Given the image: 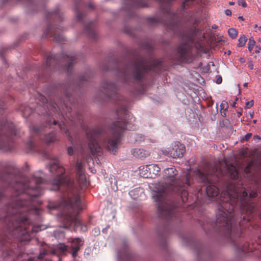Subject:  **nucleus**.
Wrapping results in <instances>:
<instances>
[{"instance_id": "37", "label": "nucleus", "mask_w": 261, "mask_h": 261, "mask_svg": "<svg viewBox=\"0 0 261 261\" xmlns=\"http://www.w3.org/2000/svg\"><path fill=\"white\" fill-rule=\"evenodd\" d=\"M251 136H252V134H251V133L247 134L245 136L244 138H243L242 139V141H247V140H248L251 138Z\"/></svg>"}, {"instance_id": "6", "label": "nucleus", "mask_w": 261, "mask_h": 261, "mask_svg": "<svg viewBox=\"0 0 261 261\" xmlns=\"http://www.w3.org/2000/svg\"><path fill=\"white\" fill-rule=\"evenodd\" d=\"M89 78L87 74L81 75L79 77V81L77 83L70 84L67 85L61 86L62 91L64 95V99L62 101H58L57 103L50 102L47 104V100L44 96H40V100L43 105L45 104V107L47 108V111L45 110V113L48 116L53 115V113L57 115L59 117L64 119L65 120L68 119L74 123H80L82 121V115L76 112L75 116H72V108L68 105L69 103L73 106L76 101L72 94L70 93V90H74V89L80 87V85L84 82L88 80Z\"/></svg>"}, {"instance_id": "53", "label": "nucleus", "mask_w": 261, "mask_h": 261, "mask_svg": "<svg viewBox=\"0 0 261 261\" xmlns=\"http://www.w3.org/2000/svg\"><path fill=\"white\" fill-rule=\"evenodd\" d=\"M247 85H248V83H245L244 84L243 86L244 87H247Z\"/></svg>"}, {"instance_id": "46", "label": "nucleus", "mask_w": 261, "mask_h": 261, "mask_svg": "<svg viewBox=\"0 0 261 261\" xmlns=\"http://www.w3.org/2000/svg\"><path fill=\"white\" fill-rule=\"evenodd\" d=\"M259 217L261 219V213L259 214ZM260 240H261V237L259 236L258 237V242H257L258 244L260 243L261 241H260Z\"/></svg>"}, {"instance_id": "64", "label": "nucleus", "mask_w": 261, "mask_h": 261, "mask_svg": "<svg viewBox=\"0 0 261 261\" xmlns=\"http://www.w3.org/2000/svg\"><path fill=\"white\" fill-rule=\"evenodd\" d=\"M5 1H7V2H8V1H9V0H5Z\"/></svg>"}, {"instance_id": "61", "label": "nucleus", "mask_w": 261, "mask_h": 261, "mask_svg": "<svg viewBox=\"0 0 261 261\" xmlns=\"http://www.w3.org/2000/svg\"><path fill=\"white\" fill-rule=\"evenodd\" d=\"M259 41L261 43V39H259Z\"/></svg>"}, {"instance_id": "56", "label": "nucleus", "mask_w": 261, "mask_h": 261, "mask_svg": "<svg viewBox=\"0 0 261 261\" xmlns=\"http://www.w3.org/2000/svg\"><path fill=\"white\" fill-rule=\"evenodd\" d=\"M239 18H241L242 20H244V19H243V17H239Z\"/></svg>"}, {"instance_id": "34", "label": "nucleus", "mask_w": 261, "mask_h": 261, "mask_svg": "<svg viewBox=\"0 0 261 261\" xmlns=\"http://www.w3.org/2000/svg\"><path fill=\"white\" fill-rule=\"evenodd\" d=\"M238 4L239 6H241L243 7H246L247 6V4L245 0H239Z\"/></svg>"}, {"instance_id": "16", "label": "nucleus", "mask_w": 261, "mask_h": 261, "mask_svg": "<svg viewBox=\"0 0 261 261\" xmlns=\"http://www.w3.org/2000/svg\"><path fill=\"white\" fill-rule=\"evenodd\" d=\"M84 30L88 36L93 39L97 38L95 22L89 21L84 25Z\"/></svg>"}, {"instance_id": "41", "label": "nucleus", "mask_w": 261, "mask_h": 261, "mask_svg": "<svg viewBox=\"0 0 261 261\" xmlns=\"http://www.w3.org/2000/svg\"><path fill=\"white\" fill-rule=\"evenodd\" d=\"M140 191V190L138 189H135L129 192V194L132 196L133 195H134L136 193H137Z\"/></svg>"}, {"instance_id": "42", "label": "nucleus", "mask_w": 261, "mask_h": 261, "mask_svg": "<svg viewBox=\"0 0 261 261\" xmlns=\"http://www.w3.org/2000/svg\"><path fill=\"white\" fill-rule=\"evenodd\" d=\"M222 79L221 76H219L217 79L216 83L218 84H220L222 83Z\"/></svg>"}, {"instance_id": "25", "label": "nucleus", "mask_w": 261, "mask_h": 261, "mask_svg": "<svg viewBox=\"0 0 261 261\" xmlns=\"http://www.w3.org/2000/svg\"><path fill=\"white\" fill-rule=\"evenodd\" d=\"M44 127V126H40L39 127L33 126L31 130L34 135H39L43 131Z\"/></svg>"}, {"instance_id": "22", "label": "nucleus", "mask_w": 261, "mask_h": 261, "mask_svg": "<svg viewBox=\"0 0 261 261\" xmlns=\"http://www.w3.org/2000/svg\"><path fill=\"white\" fill-rule=\"evenodd\" d=\"M20 110L21 111L22 115L24 118H28L32 113L33 109L29 106H21Z\"/></svg>"}, {"instance_id": "36", "label": "nucleus", "mask_w": 261, "mask_h": 261, "mask_svg": "<svg viewBox=\"0 0 261 261\" xmlns=\"http://www.w3.org/2000/svg\"><path fill=\"white\" fill-rule=\"evenodd\" d=\"M75 9L77 10L79 7L81 3V0H73Z\"/></svg>"}, {"instance_id": "7", "label": "nucleus", "mask_w": 261, "mask_h": 261, "mask_svg": "<svg viewBox=\"0 0 261 261\" xmlns=\"http://www.w3.org/2000/svg\"><path fill=\"white\" fill-rule=\"evenodd\" d=\"M162 66V62L153 60L151 62L140 56L134 57L128 63L118 65L116 70L119 76L123 77L125 83L132 81L140 82L145 73L149 70L155 71Z\"/></svg>"}, {"instance_id": "9", "label": "nucleus", "mask_w": 261, "mask_h": 261, "mask_svg": "<svg viewBox=\"0 0 261 261\" xmlns=\"http://www.w3.org/2000/svg\"><path fill=\"white\" fill-rule=\"evenodd\" d=\"M220 162L204 164V166L196 171V175L199 178L200 181L207 185L206 193L210 197H215L219 194L218 188L211 184L210 176L214 175L217 178L223 175V171L220 167Z\"/></svg>"}, {"instance_id": "50", "label": "nucleus", "mask_w": 261, "mask_h": 261, "mask_svg": "<svg viewBox=\"0 0 261 261\" xmlns=\"http://www.w3.org/2000/svg\"><path fill=\"white\" fill-rule=\"evenodd\" d=\"M3 54V50H0V56L1 57V58L2 59L4 58Z\"/></svg>"}, {"instance_id": "8", "label": "nucleus", "mask_w": 261, "mask_h": 261, "mask_svg": "<svg viewBox=\"0 0 261 261\" xmlns=\"http://www.w3.org/2000/svg\"><path fill=\"white\" fill-rule=\"evenodd\" d=\"M194 29H190L182 35V42L179 45L177 56L178 59L182 62H190L192 59L191 48L193 44L200 51L206 52V48L204 42V36L198 38L201 35L199 29L196 28L194 24Z\"/></svg>"}, {"instance_id": "39", "label": "nucleus", "mask_w": 261, "mask_h": 261, "mask_svg": "<svg viewBox=\"0 0 261 261\" xmlns=\"http://www.w3.org/2000/svg\"><path fill=\"white\" fill-rule=\"evenodd\" d=\"M88 7L90 10H93L94 9L95 6L92 2H90L88 4Z\"/></svg>"}, {"instance_id": "43", "label": "nucleus", "mask_w": 261, "mask_h": 261, "mask_svg": "<svg viewBox=\"0 0 261 261\" xmlns=\"http://www.w3.org/2000/svg\"><path fill=\"white\" fill-rule=\"evenodd\" d=\"M225 14L227 16H230L231 15V11L229 9H227L225 11Z\"/></svg>"}, {"instance_id": "54", "label": "nucleus", "mask_w": 261, "mask_h": 261, "mask_svg": "<svg viewBox=\"0 0 261 261\" xmlns=\"http://www.w3.org/2000/svg\"><path fill=\"white\" fill-rule=\"evenodd\" d=\"M236 102H233V105H232V106H233V107H236V106H235V105H236Z\"/></svg>"}, {"instance_id": "1", "label": "nucleus", "mask_w": 261, "mask_h": 261, "mask_svg": "<svg viewBox=\"0 0 261 261\" xmlns=\"http://www.w3.org/2000/svg\"><path fill=\"white\" fill-rule=\"evenodd\" d=\"M12 177L9 174L0 176V183L6 187L0 189V200L11 194L5 207L6 216L0 219V255L14 260L16 257L19 259L21 244L28 242L34 233L41 230L29 219L28 214L36 209L35 201L41 194L43 179L37 176L30 179L21 177L19 180Z\"/></svg>"}, {"instance_id": "60", "label": "nucleus", "mask_w": 261, "mask_h": 261, "mask_svg": "<svg viewBox=\"0 0 261 261\" xmlns=\"http://www.w3.org/2000/svg\"><path fill=\"white\" fill-rule=\"evenodd\" d=\"M255 27V28H256V27H257V25L256 24V25H255V27Z\"/></svg>"}, {"instance_id": "23", "label": "nucleus", "mask_w": 261, "mask_h": 261, "mask_svg": "<svg viewBox=\"0 0 261 261\" xmlns=\"http://www.w3.org/2000/svg\"><path fill=\"white\" fill-rule=\"evenodd\" d=\"M47 254V251L45 250H43L42 251L40 252L39 255L37 257H30L28 258L27 259H24L22 261H41V259L43 258L45 255Z\"/></svg>"}, {"instance_id": "33", "label": "nucleus", "mask_w": 261, "mask_h": 261, "mask_svg": "<svg viewBox=\"0 0 261 261\" xmlns=\"http://www.w3.org/2000/svg\"><path fill=\"white\" fill-rule=\"evenodd\" d=\"M251 166H252V163H249L247 165V167L244 169L245 172H246V173H250V169H251Z\"/></svg>"}, {"instance_id": "48", "label": "nucleus", "mask_w": 261, "mask_h": 261, "mask_svg": "<svg viewBox=\"0 0 261 261\" xmlns=\"http://www.w3.org/2000/svg\"><path fill=\"white\" fill-rule=\"evenodd\" d=\"M3 104H4L3 101H0V109H4V107Z\"/></svg>"}, {"instance_id": "28", "label": "nucleus", "mask_w": 261, "mask_h": 261, "mask_svg": "<svg viewBox=\"0 0 261 261\" xmlns=\"http://www.w3.org/2000/svg\"><path fill=\"white\" fill-rule=\"evenodd\" d=\"M146 165L140 167V174L142 176L145 178L146 175H145V174L149 173V170H148V169L146 168Z\"/></svg>"}, {"instance_id": "31", "label": "nucleus", "mask_w": 261, "mask_h": 261, "mask_svg": "<svg viewBox=\"0 0 261 261\" xmlns=\"http://www.w3.org/2000/svg\"><path fill=\"white\" fill-rule=\"evenodd\" d=\"M194 0H185L182 4V9H185L186 7H189L190 3H192Z\"/></svg>"}, {"instance_id": "63", "label": "nucleus", "mask_w": 261, "mask_h": 261, "mask_svg": "<svg viewBox=\"0 0 261 261\" xmlns=\"http://www.w3.org/2000/svg\"><path fill=\"white\" fill-rule=\"evenodd\" d=\"M155 18V17H150V18H151V19H153V18Z\"/></svg>"}, {"instance_id": "49", "label": "nucleus", "mask_w": 261, "mask_h": 261, "mask_svg": "<svg viewBox=\"0 0 261 261\" xmlns=\"http://www.w3.org/2000/svg\"><path fill=\"white\" fill-rule=\"evenodd\" d=\"M51 125V121H47L46 123V126H50Z\"/></svg>"}, {"instance_id": "21", "label": "nucleus", "mask_w": 261, "mask_h": 261, "mask_svg": "<svg viewBox=\"0 0 261 261\" xmlns=\"http://www.w3.org/2000/svg\"><path fill=\"white\" fill-rule=\"evenodd\" d=\"M57 140L56 134L55 132H51L48 135H45L43 141L46 143L54 142Z\"/></svg>"}, {"instance_id": "35", "label": "nucleus", "mask_w": 261, "mask_h": 261, "mask_svg": "<svg viewBox=\"0 0 261 261\" xmlns=\"http://www.w3.org/2000/svg\"><path fill=\"white\" fill-rule=\"evenodd\" d=\"M253 104H254L253 100H251L250 101H248L246 103V108L247 109H249L253 106Z\"/></svg>"}, {"instance_id": "2", "label": "nucleus", "mask_w": 261, "mask_h": 261, "mask_svg": "<svg viewBox=\"0 0 261 261\" xmlns=\"http://www.w3.org/2000/svg\"><path fill=\"white\" fill-rule=\"evenodd\" d=\"M257 196L256 191H252L248 196L245 190L243 191L239 190L234 184H229L227 190L220 195L221 202L216 211V220L213 227L218 229L222 234L228 238L239 252H252L253 249L248 243L242 244L240 227L243 225V221H240L238 225V221L233 212L235 207L238 206L243 221L248 222L256 210L251 198Z\"/></svg>"}, {"instance_id": "26", "label": "nucleus", "mask_w": 261, "mask_h": 261, "mask_svg": "<svg viewBox=\"0 0 261 261\" xmlns=\"http://www.w3.org/2000/svg\"><path fill=\"white\" fill-rule=\"evenodd\" d=\"M228 33L230 37L234 39L238 35V32L236 29L234 28H230L228 30Z\"/></svg>"}, {"instance_id": "44", "label": "nucleus", "mask_w": 261, "mask_h": 261, "mask_svg": "<svg viewBox=\"0 0 261 261\" xmlns=\"http://www.w3.org/2000/svg\"><path fill=\"white\" fill-rule=\"evenodd\" d=\"M255 53H259L260 51L261 50V47L258 46H256L255 47Z\"/></svg>"}, {"instance_id": "20", "label": "nucleus", "mask_w": 261, "mask_h": 261, "mask_svg": "<svg viewBox=\"0 0 261 261\" xmlns=\"http://www.w3.org/2000/svg\"><path fill=\"white\" fill-rule=\"evenodd\" d=\"M132 154L138 158H143L146 155V151L142 149L135 148L132 150Z\"/></svg>"}, {"instance_id": "32", "label": "nucleus", "mask_w": 261, "mask_h": 261, "mask_svg": "<svg viewBox=\"0 0 261 261\" xmlns=\"http://www.w3.org/2000/svg\"><path fill=\"white\" fill-rule=\"evenodd\" d=\"M228 107V103L226 101H223L220 105L221 110H226L227 109Z\"/></svg>"}, {"instance_id": "51", "label": "nucleus", "mask_w": 261, "mask_h": 261, "mask_svg": "<svg viewBox=\"0 0 261 261\" xmlns=\"http://www.w3.org/2000/svg\"><path fill=\"white\" fill-rule=\"evenodd\" d=\"M218 28V27L216 25H214L212 26V29H216Z\"/></svg>"}, {"instance_id": "47", "label": "nucleus", "mask_w": 261, "mask_h": 261, "mask_svg": "<svg viewBox=\"0 0 261 261\" xmlns=\"http://www.w3.org/2000/svg\"><path fill=\"white\" fill-rule=\"evenodd\" d=\"M85 17H77V21L79 22H82L84 20V18H85Z\"/></svg>"}, {"instance_id": "45", "label": "nucleus", "mask_w": 261, "mask_h": 261, "mask_svg": "<svg viewBox=\"0 0 261 261\" xmlns=\"http://www.w3.org/2000/svg\"><path fill=\"white\" fill-rule=\"evenodd\" d=\"M201 190H201V189H200V190H199L198 191L197 193V195H196V192H195V193L194 194V195H195V200H197L198 199V197H199L198 195H199V193H200V191H201Z\"/></svg>"}, {"instance_id": "55", "label": "nucleus", "mask_w": 261, "mask_h": 261, "mask_svg": "<svg viewBox=\"0 0 261 261\" xmlns=\"http://www.w3.org/2000/svg\"><path fill=\"white\" fill-rule=\"evenodd\" d=\"M95 232L98 234L99 233V230H98L97 231L95 230Z\"/></svg>"}, {"instance_id": "11", "label": "nucleus", "mask_w": 261, "mask_h": 261, "mask_svg": "<svg viewBox=\"0 0 261 261\" xmlns=\"http://www.w3.org/2000/svg\"><path fill=\"white\" fill-rule=\"evenodd\" d=\"M76 58L74 56L65 55L58 58L56 55L51 54L46 59L45 68L47 70H56L59 69L60 66L69 73L72 67L76 63Z\"/></svg>"}, {"instance_id": "12", "label": "nucleus", "mask_w": 261, "mask_h": 261, "mask_svg": "<svg viewBox=\"0 0 261 261\" xmlns=\"http://www.w3.org/2000/svg\"><path fill=\"white\" fill-rule=\"evenodd\" d=\"M62 28L56 24H48L44 35L45 37H53L56 42H60L64 40L61 34Z\"/></svg>"}, {"instance_id": "29", "label": "nucleus", "mask_w": 261, "mask_h": 261, "mask_svg": "<svg viewBox=\"0 0 261 261\" xmlns=\"http://www.w3.org/2000/svg\"><path fill=\"white\" fill-rule=\"evenodd\" d=\"M255 40L253 39V38L252 37L251 38H250L249 39V41H248V50H249V51H251L255 45Z\"/></svg>"}, {"instance_id": "18", "label": "nucleus", "mask_w": 261, "mask_h": 261, "mask_svg": "<svg viewBox=\"0 0 261 261\" xmlns=\"http://www.w3.org/2000/svg\"><path fill=\"white\" fill-rule=\"evenodd\" d=\"M26 148L29 152H37L40 154H44L43 150H41L39 147L32 140L29 141L26 144Z\"/></svg>"}, {"instance_id": "38", "label": "nucleus", "mask_w": 261, "mask_h": 261, "mask_svg": "<svg viewBox=\"0 0 261 261\" xmlns=\"http://www.w3.org/2000/svg\"><path fill=\"white\" fill-rule=\"evenodd\" d=\"M59 249L60 250H61V251L62 252H64L67 249V248H66V246L63 244H61L59 246Z\"/></svg>"}, {"instance_id": "17", "label": "nucleus", "mask_w": 261, "mask_h": 261, "mask_svg": "<svg viewBox=\"0 0 261 261\" xmlns=\"http://www.w3.org/2000/svg\"><path fill=\"white\" fill-rule=\"evenodd\" d=\"M146 168L149 170V173L145 174L146 178H155L160 172L161 168L157 164L147 165Z\"/></svg>"}, {"instance_id": "62", "label": "nucleus", "mask_w": 261, "mask_h": 261, "mask_svg": "<svg viewBox=\"0 0 261 261\" xmlns=\"http://www.w3.org/2000/svg\"><path fill=\"white\" fill-rule=\"evenodd\" d=\"M46 261H52L51 260H46Z\"/></svg>"}, {"instance_id": "19", "label": "nucleus", "mask_w": 261, "mask_h": 261, "mask_svg": "<svg viewBox=\"0 0 261 261\" xmlns=\"http://www.w3.org/2000/svg\"><path fill=\"white\" fill-rule=\"evenodd\" d=\"M57 123L59 124V127L60 128L61 130H63L68 137V140L72 142V143L73 144V143L72 142L73 139L71 136H70L68 130L67 129L66 125L65 124V122L63 121H61V123H59V121L56 120H54L53 121V124L54 125L57 124Z\"/></svg>"}, {"instance_id": "59", "label": "nucleus", "mask_w": 261, "mask_h": 261, "mask_svg": "<svg viewBox=\"0 0 261 261\" xmlns=\"http://www.w3.org/2000/svg\"><path fill=\"white\" fill-rule=\"evenodd\" d=\"M39 79H40L41 80V77H39ZM42 81L43 82L44 80L42 79Z\"/></svg>"}, {"instance_id": "40", "label": "nucleus", "mask_w": 261, "mask_h": 261, "mask_svg": "<svg viewBox=\"0 0 261 261\" xmlns=\"http://www.w3.org/2000/svg\"><path fill=\"white\" fill-rule=\"evenodd\" d=\"M68 153L69 155H71L73 153V149L72 147H68L67 149Z\"/></svg>"}, {"instance_id": "52", "label": "nucleus", "mask_w": 261, "mask_h": 261, "mask_svg": "<svg viewBox=\"0 0 261 261\" xmlns=\"http://www.w3.org/2000/svg\"><path fill=\"white\" fill-rule=\"evenodd\" d=\"M234 2H230L229 3V4L230 5H234Z\"/></svg>"}, {"instance_id": "58", "label": "nucleus", "mask_w": 261, "mask_h": 261, "mask_svg": "<svg viewBox=\"0 0 261 261\" xmlns=\"http://www.w3.org/2000/svg\"><path fill=\"white\" fill-rule=\"evenodd\" d=\"M76 16L80 17V16H81V14H78Z\"/></svg>"}, {"instance_id": "27", "label": "nucleus", "mask_w": 261, "mask_h": 261, "mask_svg": "<svg viewBox=\"0 0 261 261\" xmlns=\"http://www.w3.org/2000/svg\"><path fill=\"white\" fill-rule=\"evenodd\" d=\"M247 40V39L244 35L241 36L238 40L239 43L238 44V46L242 47L244 46Z\"/></svg>"}, {"instance_id": "13", "label": "nucleus", "mask_w": 261, "mask_h": 261, "mask_svg": "<svg viewBox=\"0 0 261 261\" xmlns=\"http://www.w3.org/2000/svg\"><path fill=\"white\" fill-rule=\"evenodd\" d=\"M185 152V145L176 141L174 143L172 149L169 150V155L173 158H179L183 156Z\"/></svg>"}, {"instance_id": "10", "label": "nucleus", "mask_w": 261, "mask_h": 261, "mask_svg": "<svg viewBox=\"0 0 261 261\" xmlns=\"http://www.w3.org/2000/svg\"><path fill=\"white\" fill-rule=\"evenodd\" d=\"M18 130L11 122L0 123V149L10 150L14 147L13 137L18 136Z\"/></svg>"}, {"instance_id": "3", "label": "nucleus", "mask_w": 261, "mask_h": 261, "mask_svg": "<svg viewBox=\"0 0 261 261\" xmlns=\"http://www.w3.org/2000/svg\"><path fill=\"white\" fill-rule=\"evenodd\" d=\"M102 88L107 97L118 105L117 114L121 118L119 121L112 124L109 132L100 127L86 130L87 143L80 144V152L82 154L91 153L93 155H100L102 153V147L115 154L124 130H134L136 128L135 125L125 121V116L128 115L126 101L117 92L116 85L112 82H105Z\"/></svg>"}, {"instance_id": "57", "label": "nucleus", "mask_w": 261, "mask_h": 261, "mask_svg": "<svg viewBox=\"0 0 261 261\" xmlns=\"http://www.w3.org/2000/svg\"><path fill=\"white\" fill-rule=\"evenodd\" d=\"M258 29H259V31H261V26H260V27H258Z\"/></svg>"}, {"instance_id": "24", "label": "nucleus", "mask_w": 261, "mask_h": 261, "mask_svg": "<svg viewBox=\"0 0 261 261\" xmlns=\"http://www.w3.org/2000/svg\"><path fill=\"white\" fill-rule=\"evenodd\" d=\"M227 170L230 172V177L232 179H237L238 177V172L236 168L234 166H231L230 168L228 167L227 164L225 165Z\"/></svg>"}, {"instance_id": "15", "label": "nucleus", "mask_w": 261, "mask_h": 261, "mask_svg": "<svg viewBox=\"0 0 261 261\" xmlns=\"http://www.w3.org/2000/svg\"><path fill=\"white\" fill-rule=\"evenodd\" d=\"M84 241L81 238H76L73 239L70 242V249L72 256L75 257L77 256L78 251L81 247L84 244Z\"/></svg>"}, {"instance_id": "30", "label": "nucleus", "mask_w": 261, "mask_h": 261, "mask_svg": "<svg viewBox=\"0 0 261 261\" xmlns=\"http://www.w3.org/2000/svg\"><path fill=\"white\" fill-rule=\"evenodd\" d=\"M76 174L84 172V171L83 169V166L81 163H80L79 162H76Z\"/></svg>"}, {"instance_id": "4", "label": "nucleus", "mask_w": 261, "mask_h": 261, "mask_svg": "<svg viewBox=\"0 0 261 261\" xmlns=\"http://www.w3.org/2000/svg\"><path fill=\"white\" fill-rule=\"evenodd\" d=\"M49 171L54 176L50 181V189L52 191L59 190L62 193L61 205L68 224L76 226L81 225L82 223L77 215L84 208L80 193L81 190L87 187V180L84 172L76 174L79 184L78 187L72 179L64 175L65 169L59 164L57 158L50 160Z\"/></svg>"}, {"instance_id": "5", "label": "nucleus", "mask_w": 261, "mask_h": 261, "mask_svg": "<svg viewBox=\"0 0 261 261\" xmlns=\"http://www.w3.org/2000/svg\"><path fill=\"white\" fill-rule=\"evenodd\" d=\"M178 171L174 167L166 168L163 173V183L155 185L152 197L157 202L158 212L160 217L168 220H173L178 217L176 210L172 204L169 203L167 199L169 193L180 194L184 202L189 201V196L187 189L190 185V173L188 171L181 178H177Z\"/></svg>"}, {"instance_id": "14", "label": "nucleus", "mask_w": 261, "mask_h": 261, "mask_svg": "<svg viewBox=\"0 0 261 261\" xmlns=\"http://www.w3.org/2000/svg\"><path fill=\"white\" fill-rule=\"evenodd\" d=\"M166 22L165 25L167 28L173 32H178L180 31L181 28L180 23L178 22V17H165Z\"/></svg>"}]
</instances>
